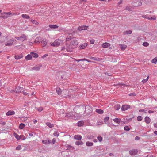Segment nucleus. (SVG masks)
<instances>
[{"instance_id":"nucleus-1","label":"nucleus","mask_w":157,"mask_h":157,"mask_svg":"<svg viewBox=\"0 0 157 157\" xmlns=\"http://www.w3.org/2000/svg\"><path fill=\"white\" fill-rule=\"evenodd\" d=\"M78 42L76 39H72L70 44L66 43L67 51L70 52H73V49L77 47Z\"/></svg>"},{"instance_id":"nucleus-2","label":"nucleus","mask_w":157,"mask_h":157,"mask_svg":"<svg viewBox=\"0 0 157 157\" xmlns=\"http://www.w3.org/2000/svg\"><path fill=\"white\" fill-rule=\"evenodd\" d=\"M62 42V41L59 39H57L55 41L51 44V45L53 47H56L60 45V44Z\"/></svg>"},{"instance_id":"nucleus-3","label":"nucleus","mask_w":157,"mask_h":157,"mask_svg":"<svg viewBox=\"0 0 157 157\" xmlns=\"http://www.w3.org/2000/svg\"><path fill=\"white\" fill-rule=\"evenodd\" d=\"M138 152L137 149H133L129 151V153L131 155H135L137 154Z\"/></svg>"},{"instance_id":"nucleus-4","label":"nucleus","mask_w":157,"mask_h":157,"mask_svg":"<svg viewBox=\"0 0 157 157\" xmlns=\"http://www.w3.org/2000/svg\"><path fill=\"white\" fill-rule=\"evenodd\" d=\"M88 26H86V25H82L78 27L77 29L79 31H81L83 30H86L88 28Z\"/></svg>"},{"instance_id":"nucleus-5","label":"nucleus","mask_w":157,"mask_h":157,"mask_svg":"<svg viewBox=\"0 0 157 157\" xmlns=\"http://www.w3.org/2000/svg\"><path fill=\"white\" fill-rule=\"evenodd\" d=\"M23 88L18 86L15 89V91L16 93H21L23 92Z\"/></svg>"},{"instance_id":"nucleus-6","label":"nucleus","mask_w":157,"mask_h":157,"mask_svg":"<svg viewBox=\"0 0 157 157\" xmlns=\"http://www.w3.org/2000/svg\"><path fill=\"white\" fill-rule=\"evenodd\" d=\"M48 42L47 40L45 39H43L41 41V44L43 47L45 46Z\"/></svg>"},{"instance_id":"nucleus-7","label":"nucleus","mask_w":157,"mask_h":157,"mask_svg":"<svg viewBox=\"0 0 157 157\" xmlns=\"http://www.w3.org/2000/svg\"><path fill=\"white\" fill-rule=\"evenodd\" d=\"M51 140L48 138L47 140H42V143L45 145L49 144L51 143Z\"/></svg>"},{"instance_id":"nucleus-8","label":"nucleus","mask_w":157,"mask_h":157,"mask_svg":"<svg viewBox=\"0 0 157 157\" xmlns=\"http://www.w3.org/2000/svg\"><path fill=\"white\" fill-rule=\"evenodd\" d=\"M67 150L70 151H73L74 149V147L70 145H67L66 146Z\"/></svg>"},{"instance_id":"nucleus-9","label":"nucleus","mask_w":157,"mask_h":157,"mask_svg":"<svg viewBox=\"0 0 157 157\" xmlns=\"http://www.w3.org/2000/svg\"><path fill=\"white\" fill-rule=\"evenodd\" d=\"M84 124V122L83 120H80L77 122V125L78 127H81L83 126Z\"/></svg>"},{"instance_id":"nucleus-10","label":"nucleus","mask_w":157,"mask_h":157,"mask_svg":"<svg viewBox=\"0 0 157 157\" xmlns=\"http://www.w3.org/2000/svg\"><path fill=\"white\" fill-rule=\"evenodd\" d=\"M16 40H10L9 41H8V42L5 44L6 46H10L13 44L14 41H16Z\"/></svg>"},{"instance_id":"nucleus-11","label":"nucleus","mask_w":157,"mask_h":157,"mask_svg":"<svg viewBox=\"0 0 157 157\" xmlns=\"http://www.w3.org/2000/svg\"><path fill=\"white\" fill-rule=\"evenodd\" d=\"M15 113V112L13 111L9 110L6 113V114L7 116H9L14 115Z\"/></svg>"},{"instance_id":"nucleus-12","label":"nucleus","mask_w":157,"mask_h":157,"mask_svg":"<svg viewBox=\"0 0 157 157\" xmlns=\"http://www.w3.org/2000/svg\"><path fill=\"white\" fill-rule=\"evenodd\" d=\"M15 38L17 40H21L23 41L25 40L26 36L24 35H23L22 36L20 37H16Z\"/></svg>"},{"instance_id":"nucleus-13","label":"nucleus","mask_w":157,"mask_h":157,"mask_svg":"<svg viewBox=\"0 0 157 157\" xmlns=\"http://www.w3.org/2000/svg\"><path fill=\"white\" fill-rule=\"evenodd\" d=\"M41 67V66L39 65H36L33 68H32L31 69V70L39 71L40 70V68Z\"/></svg>"},{"instance_id":"nucleus-14","label":"nucleus","mask_w":157,"mask_h":157,"mask_svg":"<svg viewBox=\"0 0 157 157\" xmlns=\"http://www.w3.org/2000/svg\"><path fill=\"white\" fill-rule=\"evenodd\" d=\"M69 35L66 38V41H68L70 40H71L75 38L73 37L70 36V35H72V33H70Z\"/></svg>"},{"instance_id":"nucleus-15","label":"nucleus","mask_w":157,"mask_h":157,"mask_svg":"<svg viewBox=\"0 0 157 157\" xmlns=\"http://www.w3.org/2000/svg\"><path fill=\"white\" fill-rule=\"evenodd\" d=\"M74 138L75 140H81L82 139V136L80 135H75Z\"/></svg>"},{"instance_id":"nucleus-16","label":"nucleus","mask_w":157,"mask_h":157,"mask_svg":"<svg viewBox=\"0 0 157 157\" xmlns=\"http://www.w3.org/2000/svg\"><path fill=\"white\" fill-rule=\"evenodd\" d=\"M145 122L147 124H149L151 121V120L148 116H146L144 118Z\"/></svg>"},{"instance_id":"nucleus-17","label":"nucleus","mask_w":157,"mask_h":157,"mask_svg":"<svg viewBox=\"0 0 157 157\" xmlns=\"http://www.w3.org/2000/svg\"><path fill=\"white\" fill-rule=\"evenodd\" d=\"M113 120L114 121V122H116L117 124H119L121 121V120L120 118H116L114 119H113Z\"/></svg>"},{"instance_id":"nucleus-18","label":"nucleus","mask_w":157,"mask_h":157,"mask_svg":"<svg viewBox=\"0 0 157 157\" xmlns=\"http://www.w3.org/2000/svg\"><path fill=\"white\" fill-rule=\"evenodd\" d=\"M88 107H89V105H87L86 106L83 105H77L75 106V108H78V107H79L80 108H84V107L86 108V107L87 108H88Z\"/></svg>"},{"instance_id":"nucleus-19","label":"nucleus","mask_w":157,"mask_h":157,"mask_svg":"<svg viewBox=\"0 0 157 157\" xmlns=\"http://www.w3.org/2000/svg\"><path fill=\"white\" fill-rule=\"evenodd\" d=\"M110 45V44L107 42H105L102 44V47L104 48H106Z\"/></svg>"},{"instance_id":"nucleus-20","label":"nucleus","mask_w":157,"mask_h":157,"mask_svg":"<svg viewBox=\"0 0 157 157\" xmlns=\"http://www.w3.org/2000/svg\"><path fill=\"white\" fill-rule=\"evenodd\" d=\"M73 115L72 112H69L66 113V116L68 118H70L72 117Z\"/></svg>"},{"instance_id":"nucleus-21","label":"nucleus","mask_w":157,"mask_h":157,"mask_svg":"<svg viewBox=\"0 0 157 157\" xmlns=\"http://www.w3.org/2000/svg\"><path fill=\"white\" fill-rule=\"evenodd\" d=\"M25 124L22 123H21L19 125V128L20 129H23L25 127Z\"/></svg>"},{"instance_id":"nucleus-22","label":"nucleus","mask_w":157,"mask_h":157,"mask_svg":"<svg viewBox=\"0 0 157 157\" xmlns=\"http://www.w3.org/2000/svg\"><path fill=\"white\" fill-rule=\"evenodd\" d=\"M14 136L18 140H20V136L18 134H17L16 133H13Z\"/></svg>"},{"instance_id":"nucleus-23","label":"nucleus","mask_w":157,"mask_h":157,"mask_svg":"<svg viewBox=\"0 0 157 157\" xmlns=\"http://www.w3.org/2000/svg\"><path fill=\"white\" fill-rule=\"evenodd\" d=\"M30 54L31 55L32 57H33L34 58H37L38 57V55L36 53H34L33 52H31L30 53Z\"/></svg>"},{"instance_id":"nucleus-24","label":"nucleus","mask_w":157,"mask_h":157,"mask_svg":"<svg viewBox=\"0 0 157 157\" xmlns=\"http://www.w3.org/2000/svg\"><path fill=\"white\" fill-rule=\"evenodd\" d=\"M87 46V44L86 43H85L79 46V48L80 49H84Z\"/></svg>"},{"instance_id":"nucleus-25","label":"nucleus","mask_w":157,"mask_h":157,"mask_svg":"<svg viewBox=\"0 0 157 157\" xmlns=\"http://www.w3.org/2000/svg\"><path fill=\"white\" fill-rule=\"evenodd\" d=\"M83 144V143L81 141H77L75 142V144L77 145H82Z\"/></svg>"},{"instance_id":"nucleus-26","label":"nucleus","mask_w":157,"mask_h":157,"mask_svg":"<svg viewBox=\"0 0 157 157\" xmlns=\"http://www.w3.org/2000/svg\"><path fill=\"white\" fill-rule=\"evenodd\" d=\"M96 112L100 114H102L104 112L103 110L100 109H97L96 110Z\"/></svg>"},{"instance_id":"nucleus-27","label":"nucleus","mask_w":157,"mask_h":157,"mask_svg":"<svg viewBox=\"0 0 157 157\" xmlns=\"http://www.w3.org/2000/svg\"><path fill=\"white\" fill-rule=\"evenodd\" d=\"M46 125L50 128H52L54 127V125L50 122H47L46 123Z\"/></svg>"},{"instance_id":"nucleus-28","label":"nucleus","mask_w":157,"mask_h":157,"mask_svg":"<svg viewBox=\"0 0 157 157\" xmlns=\"http://www.w3.org/2000/svg\"><path fill=\"white\" fill-rule=\"evenodd\" d=\"M49 27L50 28L52 29H57L58 27V25H49Z\"/></svg>"},{"instance_id":"nucleus-29","label":"nucleus","mask_w":157,"mask_h":157,"mask_svg":"<svg viewBox=\"0 0 157 157\" xmlns=\"http://www.w3.org/2000/svg\"><path fill=\"white\" fill-rule=\"evenodd\" d=\"M120 47H121L122 50H124L126 47V45L125 44H119Z\"/></svg>"},{"instance_id":"nucleus-30","label":"nucleus","mask_w":157,"mask_h":157,"mask_svg":"<svg viewBox=\"0 0 157 157\" xmlns=\"http://www.w3.org/2000/svg\"><path fill=\"white\" fill-rule=\"evenodd\" d=\"M32 58L31 55L28 54L25 57V59L26 60H30Z\"/></svg>"},{"instance_id":"nucleus-31","label":"nucleus","mask_w":157,"mask_h":157,"mask_svg":"<svg viewBox=\"0 0 157 157\" xmlns=\"http://www.w3.org/2000/svg\"><path fill=\"white\" fill-rule=\"evenodd\" d=\"M86 144L87 146H92L93 145V143L88 141L86 142Z\"/></svg>"},{"instance_id":"nucleus-32","label":"nucleus","mask_w":157,"mask_h":157,"mask_svg":"<svg viewBox=\"0 0 157 157\" xmlns=\"http://www.w3.org/2000/svg\"><path fill=\"white\" fill-rule=\"evenodd\" d=\"M21 16L22 18L26 19H29L30 18L29 16L27 14H23Z\"/></svg>"},{"instance_id":"nucleus-33","label":"nucleus","mask_w":157,"mask_h":157,"mask_svg":"<svg viewBox=\"0 0 157 157\" xmlns=\"http://www.w3.org/2000/svg\"><path fill=\"white\" fill-rule=\"evenodd\" d=\"M90 58L91 59H93L96 61H100L101 60V59L98 58L91 57H90Z\"/></svg>"},{"instance_id":"nucleus-34","label":"nucleus","mask_w":157,"mask_h":157,"mask_svg":"<svg viewBox=\"0 0 157 157\" xmlns=\"http://www.w3.org/2000/svg\"><path fill=\"white\" fill-rule=\"evenodd\" d=\"M23 56L22 55H17V56H14V58H15V59H21V58H22V57H23Z\"/></svg>"},{"instance_id":"nucleus-35","label":"nucleus","mask_w":157,"mask_h":157,"mask_svg":"<svg viewBox=\"0 0 157 157\" xmlns=\"http://www.w3.org/2000/svg\"><path fill=\"white\" fill-rule=\"evenodd\" d=\"M123 33L124 34H130L132 33V31L130 30H128L124 32Z\"/></svg>"},{"instance_id":"nucleus-36","label":"nucleus","mask_w":157,"mask_h":157,"mask_svg":"<svg viewBox=\"0 0 157 157\" xmlns=\"http://www.w3.org/2000/svg\"><path fill=\"white\" fill-rule=\"evenodd\" d=\"M20 118H21V121L23 122H25L27 120V117H26L25 116H23L22 117H20Z\"/></svg>"},{"instance_id":"nucleus-37","label":"nucleus","mask_w":157,"mask_h":157,"mask_svg":"<svg viewBox=\"0 0 157 157\" xmlns=\"http://www.w3.org/2000/svg\"><path fill=\"white\" fill-rule=\"evenodd\" d=\"M130 128L128 126H125L124 128V130L126 131H128L130 130Z\"/></svg>"},{"instance_id":"nucleus-38","label":"nucleus","mask_w":157,"mask_h":157,"mask_svg":"<svg viewBox=\"0 0 157 157\" xmlns=\"http://www.w3.org/2000/svg\"><path fill=\"white\" fill-rule=\"evenodd\" d=\"M56 91L59 95L61 94V89H60V88H56Z\"/></svg>"},{"instance_id":"nucleus-39","label":"nucleus","mask_w":157,"mask_h":157,"mask_svg":"<svg viewBox=\"0 0 157 157\" xmlns=\"http://www.w3.org/2000/svg\"><path fill=\"white\" fill-rule=\"evenodd\" d=\"M130 106L128 105H122L121 108H130Z\"/></svg>"},{"instance_id":"nucleus-40","label":"nucleus","mask_w":157,"mask_h":157,"mask_svg":"<svg viewBox=\"0 0 157 157\" xmlns=\"http://www.w3.org/2000/svg\"><path fill=\"white\" fill-rule=\"evenodd\" d=\"M143 117L141 116H138L137 117V120L138 121H141L142 120Z\"/></svg>"},{"instance_id":"nucleus-41","label":"nucleus","mask_w":157,"mask_h":157,"mask_svg":"<svg viewBox=\"0 0 157 157\" xmlns=\"http://www.w3.org/2000/svg\"><path fill=\"white\" fill-rule=\"evenodd\" d=\"M125 9L128 11L132 10V7L130 6H127L126 7Z\"/></svg>"},{"instance_id":"nucleus-42","label":"nucleus","mask_w":157,"mask_h":157,"mask_svg":"<svg viewBox=\"0 0 157 157\" xmlns=\"http://www.w3.org/2000/svg\"><path fill=\"white\" fill-rule=\"evenodd\" d=\"M151 62L153 63H154L155 64L157 63V59H156V58H154L151 61Z\"/></svg>"},{"instance_id":"nucleus-43","label":"nucleus","mask_w":157,"mask_h":157,"mask_svg":"<svg viewBox=\"0 0 157 157\" xmlns=\"http://www.w3.org/2000/svg\"><path fill=\"white\" fill-rule=\"evenodd\" d=\"M53 135L56 137L59 136V134L58 132L57 131H55L53 134Z\"/></svg>"},{"instance_id":"nucleus-44","label":"nucleus","mask_w":157,"mask_h":157,"mask_svg":"<svg viewBox=\"0 0 157 157\" xmlns=\"http://www.w3.org/2000/svg\"><path fill=\"white\" fill-rule=\"evenodd\" d=\"M109 117H108V116H106L105 117V118H104V122L105 123H106V122H107V121H108L109 120Z\"/></svg>"},{"instance_id":"nucleus-45","label":"nucleus","mask_w":157,"mask_h":157,"mask_svg":"<svg viewBox=\"0 0 157 157\" xmlns=\"http://www.w3.org/2000/svg\"><path fill=\"white\" fill-rule=\"evenodd\" d=\"M149 43L147 42H144L143 43V45L145 47L148 46L149 45Z\"/></svg>"},{"instance_id":"nucleus-46","label":"nucleus","mask_w":157,"mask_h":157,"mask_svg":"<svg viewBox=\"0 0 157 157\" xmlns=\"http://www.w3.org/2000/svg\"><path fill=\"white\" fill-rule=\"evenodd\" d=\"M97 139L99 141V142H101L102 141L103 138L101 136H98L97 137Z\"/></svg>"},{"instance_id":"nucleus-47","label":"nucleus","mask_w":157,"mask_h":157,"mask_svg":"<svg viewBox=\"0 0 157 157\" xmlns=\"http://www.w3.org/2000/svg\"><path fill=\"white\" fill-rule=\"evenodd\" d=\"M21 149H22L21 146L20 145H18L16 147V150H21Z\"/></svg>"},{"instance_id":"nucleus-48","label":"nucleus","mask_w":157,"mask_h":157,"mask_svg":"<svg viewBox=\"0 0 157 157\" xmlns=\"http://www.w3.org/2000/svg\"><path fill=\"white\" fill-rule=\"evenodd\" d=\"M6 124V122L5 121H0V124L2 126L5 125Z\"/></svg>"},{"instance_id":"nucleus-49","label":"nucleus","mask_w":157,"mask_h":157,"mask_svg":"<svg viewBox=\"0 0 157 157\" xmlns=\"http://www.w3.org/2000/svg\"><path fill=\"white\" fill-rule=\"evenodd\" d=\"M31 21L33 24H38V22H37L35 20H31Z\"/></svg>"},{"instance_id":"nucleus-50","label":"nucleus","mask_w":157,"mask_h":157,"mask_svg":"<svg viewBox=\"0 0 157 157\" xmlns=\"http://www.w3.org/2000/svg\"><path fill=\"white\" fill-rule=\"evenodd\" d=\"M20 136H21L20 140H24L26 139V138L23 135H21Z\"/></svg>"},{"instance_id":"nucleus-51","label":"nucleus","mask_w":157,"mask_h":157,"mask_svg":"<svg viewBox=\"0 0 157 157\" xmlns=\"http://www.w3.org/2000/svg\"><path fill=\"white\" fill-rule=\"evenodd\" d=\"M56 140L55 138H53L52 140V144H53L56 143Z\"/></svg>"},{"instance_id":"nucleus-52","label":"nucleus","mask_w":157,"mask_h":157,"mask_svg":"<svg viewBox=\"0 0 157 157\" xmlns=\"http://www.w3.org/2000/svg\"><path fill=\"white\" fill-rule=\"evenodd\" d=\"M136 95V94H135L134 93H130L129 94V96H135V95Z\"/></svg>"},{"instance_id":"nucleus-53","label":"nucleus","mask_w":157,"mask_h":157,"mask_svg":"<svg viewBox=\"0 0 157 157\" xmlns=\"http://www.w3.org/2000/svg\"><path fill=\"white\" fill-rule=\"evenodd\" d=\"M121 106L119 104H117L116 105L114 106V108H120Z\"/></svg>"},{"instance_id":"nucleus-54","label":"nucleus","mask_w":157,"mask_h":157,"mask_svg":"<svg viewBox=\"0 0 157 157\" xmlns=\"http://www.w3.org/2000/svg\"><path fill=\"white\" fill-rule=\"evenodd\" d=\"M147 81V79H144L142 80V82L143 83H145Z\"/></svg>"},{"instance_id":"nucleus-55","label":"nucleus","mask_w":157,"mask_h":157,"mask_svg":"<svg viewBox=\"0 0 157 157\" xmlns=\"http://www.w3.org/2000/svg\"><path fill=\"white\" fill-rule=\"evenodd\" d=\"M94 40H90V42L91 44H94Z\"/></svg>"},{"instance_id":"nucleus-56","label":"nucleus","mask_w":157,"mask_h":157,"mask_svg":"<svg viewBox=\"0 0 157 157\" xmlns=\"http://www.w3.org/2000/svg\"><path fill=\"white\" fill-rule=\"evenodd\" d=\"M135 140H138L140 139V137L138 136H136L135 137Z\"/></svg>"},{"instance_id":"nucleus-57","label":"nucleus","mask_w":157,"mask_h":157,"mask_svg":"<svg viewBox=\"0 0 157 157\" xmlns=\"http://www.w3.org/2000/svg\"><path fill=\"white\" fill-rule=\"evenodd\" d=\"M146 157H153V156L151 154H149Z\"/></svg>"},{"instance_id":"nucleus-58","label":"nucleus","mask_w":157,"mask_h":157,"mask_svg":"<svg viewBox=\"0 0 157 157\" xmlns=\"http://www.w3.org/2000/svg\"><path fill=\"white\" fill-rule=\"evenodd\" d=\"M37 109L38 111L39 112H41L43 111V109Z\"/></svg>"},{"instance_id":"nucleus-59","label":"nucleus","mask_w":157,"mask_h":157,"mask_svg":"<svg viewBox=\"0 0 157 157\" xmlns=\"http://www.w3.org/2000/svg\"><path fill=\"white\" fill-rule=\"evenodd\" d=\"M120 123H121V124H125V122L124 121H122L121 120V122Z\"/></svg>"},{"instance_id":"nucleus-60","label":"nucleus","mask_w":157,"mask_h":157,"mask_svg":"<svg viewBox=\"0 0 157 157\" xmlns=\"http://www.w3.org/2000/svg\"><path fill=\"white\" fill-rule=\"evenodd\" d=\"M23 92V94L24 95H27L28 94L26 92H24L23 91V92Z\"/></svg>"},{"instance_id":"nucleus-61","label":"nucleus","mask_w":157,"mask_h":157,"mask_svg":"<svg viewBox=\"0 0 157 157\" xmlns=\"http://www.w3.org/2000/svg\"><path fill=\"white\" fill-rule=\"evenodd\" d=\"M48 56V54H45V55H44L42 56V58H44L45 57H46L47 56Z\"/></svg>"},{"instance_id":"nucleus-62","label":"nucleus","mask_w":157,"mask_h":157,"mask_svg":"<svg viewBox=\"0 0 157 157\" xmlns=\"http://www.w3.org/2000/svg\"><path fill=\"white\" fill-rule=\"evenodd\" d=\"M154 126L155 127L157 128V123H155L154 124Z\"/></svg>"},{"instance_id":"nucleus-63","label":"nucleus","mask_w":157,"mask_h":157,"mask_svg":"<svg viewBox=\"0 0 157 157\" xmlns=\"http://www.w3.org/2000/svg\"><path fill=\"white\" fill-rule=\"evenodd\" d=\"M37 122V121L36 120H35L33 121V122L34 124H36Z\"/></svg>"},{"instance_id":"nucleus-64","label":"nucleus","mask_w":157,"mask_h":157,"mask_svg":"<svg viewBox=\"0 0 157 157\" xmlns=\"http://www.w3.org/2000/svg\"><path fill=\"white\" fill-rule=\"evenodd\" d=\"M93 142H94V143H96V142H97V141H98V140L97 139H94L93 140Z\"/></svg>"}]
</instances>
